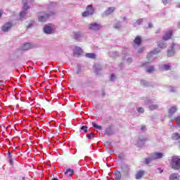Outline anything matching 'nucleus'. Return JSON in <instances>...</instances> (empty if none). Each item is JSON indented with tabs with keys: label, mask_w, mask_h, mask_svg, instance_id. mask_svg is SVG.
<instances>
[{
	"label": "nucleus",
	"mask_w": 180,
	"mask_h": 180,
	"mask_svg": "<svg viewBox=\"0 0 180 180\" xmlns=\"http://www.w3.org/2000/svg\"><path fill=\"white\" fill-rule=\"evenodd\" d=\"M158 46L159 48L155 49L153 51H151L148 55H147V58H151L155 54H158L161 51L160 49H166L167 47V44L164 42V41H160L158 42Z\"/></svg>",
	"instance_id": "1"
},
{
	"label": "nucleus",
	"mask_w": 180,
	"mask_h": 180,
	"mask_svg": "<svg viewBox=\"0 0 180 180\" xmlns=\"http://www.w3.org/2000/svg\"><path fill=\"white\" fill-rule=\"evenodd\" d=\"M34 0H22V4H23V7H22V11L20 13V18L21 20H23V18L26 15V11L29 9V6L30 4H33Z\"/></svg>",
	"instance_id": "2"
},
{
	"label": "nucleus",
	"mask_w": 180,
	"mask_h": 180,
	"mask_svg": "<svg viewBox=\"0 0 180 180\" xmlns=\"http://www.w3.org/2000/svg\"><path fill=\"white\" fill-rule=\"evenodd\" d=\"M54 15H56V13L53 11L41 12L38 16V20L39 22H46L48 18L54 16Z\"/></svg>",
	"instance_id": "3"
},
{
	"label": "nucleus",
	"mask_w": 180,
	"mask_h": 180,
	"mask_svg": "<svg viewBox=\"0 0 180 180\" xmlns=\"http://www.w3.org/2000/svg\"><path fill=\"white\" fill-rule=\"evenodd\" d=\"M172 167L173 169H179L180 159L177 156H174L172 160Z\"/></svg>",
	"instance_id": "4"
},
{
	"label": "nucleus",
	"mask_w": 180,
	"mask_h": 180,
	"mask_svg": "<svg viewBox=\"0 0 180 180\" xmlns=\"http://www.w3.org/2000/svg\"><path fill=\"white\" fill-rule=\"evenodd\" d=\"M94 12H95V9H94V7L92 6V5H89L86 8V11H84L82 13V16L83 18L91 16V15H94Z\"/></svg>",
	"instance_id": "5"
},
{
	"label": "nucleus",
	"mask_w": 180,
	"mask_h": 180,
	"mask_svg": "<svg viewBox=\"0 0 180 180\" xmlns=\"http://www.w3.org/2000/svg\"><path fill=\"white\" fill-rule=\"evenodd\" d=\"M102 28V25L97 22H92L89 25V29L90 30H99V29Z\"/></svg>",
	"instance_id": "6"
},
{
	"label": "nucleus",
	"mask_w": 180,
	"mask_h": 180,
	"mask_svg": "<svg viewBox=\"0 0 180 180\" xmlns=\"http://www.w3.org/2000/svg\"><path fill=\"white\" fill-rule=\"evenodd\" d=\"M44 32L46 34H51L53 33V24H48L44 27Z\"/></svg>",
	"instance_id": "7"
},
{
	"label": "nucleus",
	"mask_w": 180,
	"mask_h": 180,
	"mask_svg": "<svg viewBox=\"0 0 180 180\" xmlns=\"http://www.w3.org/2000/svg\"><path fill=\"white\" fill-rule=\"evenodd\" d=\"M84 36L83 33H81L79 32H76L73 33V39H75V40H82V39H84Z\"/></svg>",
	"instance_id": "8"
},
{
	"label": "nucleus",
	"mask_w": 180,
	"mask_h": 180,
	"mask_svg": "<svg viewBox=\"0 0 180 180\" xmlns=\"http://www.w3.org/2000/svg\"><path fill=\"white\" fill-rule=\"evenodd\" d=\"M149 62L143 63L142 67H146V72H153L154 71V66H149Z\"/></svg>",
	"instance_id": "9"
},
{
	"label": "nucleus",
	"mask_w": 180,
	"mask_h": 180,
	"mask_svg": "<svg viewBox=\"0 0 180 180\" xmlns=\"http://www.w3.org/2000/svg\"><path fill=\"white\" fill-rule=\"evenodd\" d=\"M151 155L153 160H160V158H162V157H164V153L156 152L155 153H153Z\"/></svg>",
	"instance_id": "10"
},
{
	"label": "nucleus",
	"mask_w": 180,
	"mask_h": 180,
	"mask_svg": "<svg viewBox=\"0 0 180 180\" xmlns=\"http://www.w3.org/2000/svg\"><path fill=\"white\" fill-rule=\"evenodd\" d=\"M178 47L177 44H173L171 46V50H169L167 51V56L168 57H172V56H174V54H175V51H174V49Z\"/></svg>",
	"instance_id": "11"
},
{
	"label": "nucleus",
	"mask_w": 180,
	"mask_h": 180,
	"mask_svg": "<svg viewBox=\"0 0 180 180\" xmlns=\"http://www.w3.org/2000/svg\"><path fill=\"white\" fill-rule=\"evenodd\" d=\"M146 140H147V139H146L143 136L139 137V139L137 140L136 146L138 147H141V146H143V144H144V143H146Z\"/></svg>",
	"instance_id": "12"
},
{
	"label": "nucleus",
	"mask_w": 180,
	"mask_h": 180,
	"mask_svg": "<svg viewBox=\"0 0 180 180\" xmlns=\"http://www.w3.org/2000/svg\"><path fill=\"white\" fill-rule=\"evenodd\" d=\"M73 54L75 56H81L82 54V49L79 46H75L73 49Z\"/></svg>",
	"instance_id": "13"
},
{
	"label": "nucleus",
	"mask_w": 180,
	"mask_h": 180,
	"mask_svg": "<svg viewBox=\"0 0 180 180\" xmlns=\"http://www.w3.org/2000/svg\"><path fill=\"white\" fill-rule=\"evenodd\" d=\"M176 110H178V108L176 105L172 106L169 109V117H172V115H174Z\"/></svg>",
	"instance_id": "14"
},
{
	"label": "nucleus",
	"mask_w": 180,
	"mask_h": 180,
	"mask_svg": "<svg viewBox=\"0 0 180 180\" xmlns=\"http://www.w3.org/2000/svg\"><path fill=\"white\" fill-rule=\"evenodd\" d=\"M12 27L11 22H7L2 27L3 32H9V30Z\"/></svg>",
	"instance_id": "15"
},
{
	"label": "nucleus",
	"mask_w": 180,
	"mask_h": 180,
	"mask_svg": "<svg viewBox=\"0 0 180 180\" xmlns=\"http://www.w3.org/2000/svg\"><path fill=\"white\" fill-rule=\"evenodd\" d=\"M94 68L96 74H101V71L102 70V66L101 65L96 63L94 65Z\"/></svg>",
	"instance_id": "16"
},
{
	"label": "nucleus",
	"mask_w": 180,
	"mask_h": 180,
	"mask_svg": "<svg viewBox=\"0 0 180 180\" xmlns=\"http://www.w3.org/2000/svg\"><path fill=\"white\" fill-rule=\"evenodd\" d=\"M172 37V31L169 30L167 32L166 34L163 36V40L165 41L169 40V39H171Z\"/></svg>",
	"instance_id": "17"
},
{
	"label": "nucleus",
	"mask_w": 180,
	"mask_h": 180,
	"mask_svg": "<svg viewBox=\"0 0 180 180\" xmlns=\"http://www.w3.org/2000/svg\"><path fill=\"white\" fill-rule=\"evenodd\" d=\"M144 174H146V172L143 170L138 171L135 175L136 179H141V178H143V176H144Z\"/></svg>",
	"instance_id": "18"
},
{
	"label": "nucleus",
	"mask_w": 180,
	"mask_h": 180,
	"mask_svg": "<svg viewBox=\"0 0 180 180\" xmlns=\"http://www.w3.org/2000/svg\"><path fill=\"white\" fill-rule=\"evenodd\" d=\"M105 134L106 136H112V134H113V129H112V127H108L105 129Z\"/></svg>",
	"instance_id": "19"
},
{
	"label": "nucleus",
	"mask_w": 180,
	"mask_h": 180,
	"mask_svg": "<svg viewBox=\"0 0 180 180\" xmlns=\"http://www.w3.org/2000/svg\"><path fill=\"white\" fill-rule=\"evenodd\" d=\"M30 49H32V45L30 44V43L24 44L21 46V50H23V51L30 50Z\"/></svg>",
	"instance_id": "20"
},
{
	"label": "nucleus",
	"mask_w": 180,
	"mask_h": 180,
	"mask_svg": "<svg viewBox=\"0 0 180 180\" xmlns=\"http://www.w3.org/2000/svg\"><path fill=\"white\" fill-rule=\"evenodd\" d=\"M115 7H109L108 9L105 11V15H111V13H113L115 11Z\"/></svg>",
	"instance_id": "21"
},
{
	"label": "nucleus",
	"mask_w": 180,
	"mask_h": 180,
	"mask_svg": "<svg viewBox=\"0 0 180 180\" xmlns=\"http://www.w3.org/2000/svg\"><path fill=\"white\" fill-rule=\"evenodd\" d=\"M73 174H74V169H68L66 172H65V175L66 176H72Z\"/></svg>",
	"instance_id": "22"
},
{
	"label": "nucleus",
	"mask_w": 180,
	"mask_h": 180,
	"mask_svg": "<svg viewBox=\"0 0 180 180\" xmlns=\"http://www.w3.org/2000/svg\"><path fill=\"white\" fill-rule=\"evenodd\" d=\"M170 180H179V174L174 173L170 175L169 176Z\"/></svg>",
	"instance_id": "23"
},
{
	"label": "nucleus",
	"mask_w": 180,
	"mask_h": 180,
	"mask_svg": "<svg viewBox=\"0 0 180 180\" xmlns=\"http://www.w3.org/2000/svg\"><path fill=\"white\" fill-rule=\"evenodd\" d=\"M114 178H115L116 180H120V179H122V174L120 173V172H116L115 173Z\"/></svg>",
	"instance_id": "24"
},
{
	"label": "nucleus",
	"mask_w": 180,
	"mask_h": 180,
	"mask_svg": "<svg viewBox=\"0 0 180 180\" xmlns=\"http://www.w3.org/2000/svg\"><path fill=\"white\" fill-rule=\"evenodd\" d=\"M134 41L135 44H138L139 46V44H141V37H140V36L136 37Z\"/></svg>",
	"instance_id": "25"
},
{
	"label": "nucleus",
	"mask_w": 180,
	"mask_h": 180,
	"mask_svg": "<svg viewBox=\"0 0 180 180\" xmlns=\"http://www.w3.org/2000/svg\"><path fill=\"white\" fill-rule=\"evenodd\" d=\"M153 160L154 159H153V155H151L149 158L145 160V162L146 165H148L151 162V161H153Z\"/></svg>",
	"instance_id": "26"
},
{
	"label": "nucleus",
	"mask_w": 180,
	"mask_h": 180,
	"mask_svg": "<svg viewBox=\"0 0 180 180\" xmlns=\"http://www.w3.org/2000/svg\"><path fill=\"white\" fill-rule=\"evenodd\" d=\"M92 126L94 127L96 130H102V127L100 125L96 124L95 122H92Z\"/></svg>",
	"instance_id": "27"
},
{
	"label": "nucleus",
	"mask_w": 180,
	"mask_h": 180,
	"mask_svg": "<svg viewBox=\"0 0 180 180\" xmlns=\"http://www.w3.org/2000/svg\"><path fill=\"white\" fill-rule=\"evenodd\" d=\"M173 140H180L179 133H174L172 136Z\"/></svg>",
	"instance_id": "28"
},
{
	"label": "nucleus",
	"mask_w": 180,
	"mask_h": 180,
	"mask_svg": "<svg viewBox=\"0 0 180 180\" xmlns=\"http://www.w3.org/2000/svg\"><path fill=\"white\" fill-rule=\"evenodd\" d=\"M149 109H150V110H155V109H158V105H154V104L150 105Z\"/></svg>",
	"instance_id": "29"
},
{
	"label": "nucleus",
	"mask_w": 180,
	"mask_h": 180,
	"mask_svg": "<svg viewBox=\"0 0 180 180\" xmlns=\"http://www.w3.org/2000/svg\"><path fill=\"white\" fill-rule=\"evenodd\" d=\"M86 57L88 58H95L96 57V55L95 53H86Z\"/></svg>",
	"instance_id": "30"
},
{
	"label": "nucleus",
	"mask_w": 180,
	"mask_h": 180,
	"mask_svg": "<svg viewBox=\"0 0 180 180\" xmlns=\"http://www.w3.org/2000/svg\"><path fill=\"white\" fill-rule=\"evenodd\" d=\"M86 137H87V139H89V140H92V139H94V137H95V134H94V133H90L86 135Z\"/></svg>",
	"instance_id": "31"
},
{
	"label": "nucleus",
	"mask_w": 180,
	"mask_h": 180,
	"mask_svg": "<svg viewBox=\"0 0 180 180\" xmlns=\"http://www.w3.org/2000/svg\"><path fill=\"white\" fill-rule=\"evenodd\" d=\"M169 68H171V66L169 65H163V70L165 71H168V70H169Z\"/></svg>",
	"instance_id": "32"
},
{
	"label": "nucleus",
	"mask_w": 180,
	"mask_h": 180,
	"mask_svg": "<svg viewBox=\"0 0 180 180\" xmlns=\"http://www.w3.org/2000/svg\"><path fill=\"white\" fill-rule=\"evenodd\" d=\"M56 3H51V4L49 6V11L53 9V8H54V6H56Z\"/></svg>",
	"instance_id": "33"
},
{
	"label": "nucleus",
	"mask_w": 180,
	"mask_h": 180,
	"mask_svg": "<svg viewBox=\"0 0 180 180\" xmlns=\"http://www.w3.org/2000/svg\"><path fill=\"white\" fill-rule=\"evenodd\" d=\"M120 22H117L115 25H114V27L115 29H120Z\"/></svg>",
	"instance_id": "34"
},
{
	"label": "nucleus",
	"mask_w": 180,
	"mask_h": 180,
	"mask_svg": "<svg viewBox=\"0 0 180 180\" xmlns=\"http://www.w3.org/2000/svg\"><path fill=\"white\" fill-rule=\"evenodd\" d=\"M141 23H143V19L138 20L134 25V26H137V25H140Z\"/></svg>",
	"instance_id": "35"
},
{
	"label": "nucleus",
	"mask_w": 180,
	"mask_h": 180,
	"mask_svg": "<svg viewBox=\"0 0 180 180\" xmlns=\"http://www.w3.org/2000/svg\"><path fill=\"white\" fill-rule=\"evenodd\" d=\"M81 130H82L83 131H84V133H86L88 131V127L86 126H82L81 127Z\"/></svg>",
	"instance_id": "36"
},
{
	"label": "nucleus",
	"mask_w": 180,
	"mask_h": 180,
	"mask_svg": "<svg viewBox=\"0 0 180 180\" xmlns=\"http://www.w3.org/2000/svg\"><path fill=\"white\" fill-rule=\"evenodd\" d=\"M137 110L139 113H144V108H143L142 107L138 108Z\"/></svg>",
	"instance_id": "37"
},
{
	"label": "nucleus",
	"mask_w": 180,
	"mask_h": 180,
	"mask_svg": "<svg viewBox=\"0 0 180 180\" xmlns=\"http://www.w3.org/2000/svg\"><path fill=\"white\" fill-rule=\"evenodd\" d=\"M175 120H176V124H178V126H180V116L176 117L175 118Z\"/></svg>",
	"instance_id": "38"
},
{
	"label": "nucleus",
	"mask_w": 180,
	"mask_h": 180,
	"mask_svg": "<svg viewBox=\"0 0 180 180\" xmlns=\"http://www.w3.org/2000/svg\"><path fill=\"white\" fill-rule=\"evenodd\" d=\"M123 60H127V63H128V64H130L132 61L131 58H127V56H126Z\"/></svg>",
	"instance_id": "39"
},
{
	"label": "nucleus",
	"mask_w": 180,
	"mask_h": 180,
	"mask_svg": "<svg viewBox=\"0 0 180 180\" xmlns=\"http://www.w3.org/2000/svg\"><path fill=\"white\" fill-rule=\"evenodd\" d=\"M124 168L125 169L124 172L127 175V174H129V171H130V168H129L127 166H124Z\"/></svg>",
	"instance_id": "40"
},
{
	"label": "nucleus",
	"mask_w": 180,
	"mask_h": 180,
	"mask_svg": "<svg viewBox=\"0 0 180 180\" xmlns=\"http://www.w3.org/2000/svg\"><path fill=\"white\" fill-rule=\"evenodd\" d=\"M141 84L143 85L144 86H148V83L146 81H141Z\"/></svg>",
	"instance_id": "41"
},
{
	"label": "nucleus",
	"mask_w": 180,
	"mask_h": 180,
	"mask_svg": "<svg viewBox=\"0 0 180 180\" xmlns=\"http://www.w3.org/2000/svg\"><path fill=\"white\" fill-rule=\"evenodd\" d=\"M110 79V81H115V79H116V76H115L113 74H111Z\"/></svg>",
	"instance_id": "42"
},
{
	"label": "nucleus",
	"mask_w": 180,
	"mask_h": 180,
	"mask_svg": "<svg viewBox=\"0 0 180 180\" xmlns=\"http://www.w3.org/2000/svg\"><path fill=\"white\" fill-rule=\"evenodd\" d=\"M164 5H167V4H169V0H162Z\"/></svg>",
	"instance_id": "43"
},
{
	"label": "nucleus",
	"mask_w": 180,
	"mask_h": 180,
	"mask_svg": "<svg viewBox=\"0 0 180 180\" xmlns=\"http://www.w3.org/2000/svg\"><path fill=\"white\" fill-rule=\"evenodd\" d=\"M146 105H151V103H153V101H151V100H146Z\"/></svg>",
	"instance_id": "44"
},
{
	"label": "nucleus",
	"mask_w": 180,
	"mask_h": 180,
	"mask_svg": "<svg viewBox=\"0 0 180 180\" xmlns=\"http://www.w3.org/2000/svg\"><path fill=\"white\" fill-rule=\"evenodd\" d=\"M141 131H146V126H142V127H141Z\"/></svg>",
	"instance_id": "45"
},
{
	"label": "nucleus",
	"mask_w": 180,
	"mask_h": 180,
	"mask_svg": "<svg viewBox=\"0 0 180 180\" xmlns=\"http://www.w3.org/2000/svg\"><path fill=\"white\" fill-rule=\"evenodd\" d=\"M143 50H144V48H141L139 49L138 53H143Z\"/></svg>",
	"instance_id": "46"
},
{
	"label": "nucleus",
	"mask_w": 180,
	"mask_h": 180,
	"mask_svg": "<svg viewBox=\"0 0 180 180\" xmlns=\"http://www.w3.org/2000/svg\"><path fill=\"white\" fill-rule=\"evenodd\" d=\"M77 74H81V68H78V70L77 72Z\"/></svg>",
	"instance_id": "47"
},
{
	"label": "nucleus",
	"mask_w": 180,
	"mask_h": 180,
	"mask_svg": "<svg viewBox=\"0 0 180 180\" xmlns=\"http://www.w3.org/2000/svg\"><path fill=\"white\" fill-rule=\"evenodd\" d=\"M0 85H5V82L1 80V81H0Z\"/></svg>",
	"instance_id": "48"
},
{
	"label": "nucleus",
	"mask_w": 180,
	"mask_h": 180,
	"mask_svg": "<svg viewBox=\"0 0 180 180\" xmlns=\"http://www.w3.org/2000/svg\"><path fill=\"white\" fill-rule=\"evenodd\" d=\"M148 27H153V24L151 22L148 23Z\"/></svg>",
	"instance_id": "49"
},
{
	"label": "nucleus",
	"mask_w": 180,
	"mask_h": 180,
	"mask_svg": "<svg viewBox=\"0 0 180 180\" xmlns=\"http://www.w3.org/2000/svg\"><path fill=\"white\" fill-rule=\"evenodd\" d=\"M158 171H160V174H162V170H161V169H160V168H158Z\"/></svg>",
	"instance_id": "50"
},
{
	"label": "nucleus",
	"mask_w": 180,
	"mask_h": 180,
	"mask_svg": "<svg viewBox=\"0 0 180 180\" xmlns=\"http://www.w3.org/2000/svg\"><path fill=\"white\" fill-rule=\"evenodd\" d=\"M2 13H4V12L2 11H0V18L2 16Z\"/></svg>",
	"instance_id": "51"
},
{
	"label": "nucleus",
	"mask_w": 180,
	"mask_h": 180,
	"mask_svg": "<svg viewBox=\"0 0 180 180\" xmlns=\"http://www.w3.org/2000/svg\"><path fill=\"white\" fill-rule=\"evenodd\" d=\"M10 164H11V165L13 164V161L12 160H10Z\"/></svg>",
	"instance_id": "52"
},
{
	"label": "nucleus",
	"mask_w": 180,
	"mask_h": 180,
	"mask_svg": "<svg viewBox=\"0 0 180 180\" xmlns=\"http://www.w3.org/2000/svg\"><path fill=\"white\" fill-rule=\"evenodd\" d=\"M30 27H32V24H30L27 27V29H29Z\"/></svg>",
	"instance_id": "53"
},
{
	"label": "nucleus",
	"mask_w": 180,
	"mask_h": 180,
	"mask_svg": "<svg viewBox=\"0 0 180 180\" xmlns=\"http://www.w3.org/2000/svg\"><path fill=\"white\" fill-rule=\"evenodd\" d=\"M110 56L111 57H115V55H112V53H110Z\"/></svg>",
	"instance_id": "54"
},
{
	"label": "nucleus",
	"mask_w": 180,
	"mask_h": 180,
	"mask_svg": "<svg viewBox=\"0 0 180 180\" xmlns=\"http://www.w3.org/2000/svg\"><path fill=\"white\" fill-rule=\"evenodd\" d=\"M171 92H175V90L174 89H172Z\"/></svg>",
	"instance_id": "55"
},
{
	"label": "nucleus",
	"mask_w": 180,
	"mask_h": 180,
	"mask_svg": "<svg viewBox=\"0 0 180 180\" xmlns=\"http://www.w3.org/2000/svg\"><path fill=\"white\" fill-rule=\"evenodd\" d=\"M176 8H180V4L176 5Z\"/></svg>",
	"instance_id": "56"
},
{
	"label": "nucleus",
	"mask_w": 180,
	"mask_h": 180,
	"mask_svg": "<svg viewBox=\"0 0 180 180\" xmlns=\"http://www.w3.org/2000/svg\"><path fill=\"white\" fill-rule=\"evenodd\" d=\"M123 20H126V17H123Z\"/></svg>",
	"instance_id": "57"
},
{
	"label": "nucleus",
	"mask_w": 180,
	"mask_h": 180,
	"mask_svg": "<svg viewBox=\"0 0 180 180\" xmlns=\"http://www.w3.org/2000/svg\"><path fill=\"white\" fill-rule=\"evenodd\" d=\"M52 180H58V179L54 178Z\"/></svg>",
	"instance_id": "58"
},
{
	"label": "nucleus",
	"mask_w": 180,
	"mask_h": 180,
	"mask_svg": "<svg viewBox=\"0 0 180 180\" xmlns=\"http://www.w3.org/2000/svg\"><path fill=\"white\" fill-rule=\"evenodd\" d=\"M115 56H117V52H115Z\"/></svg>",
	"instance_id": "59"
},
{
	"label": "nucleus",
	"mask_w": 180,
	"mask_h": 180,
	"mask_svg": "<svg viewBox=\"0 0 180 180\" xmlns=\"http://www.w3.org/2000/svg\"><path fill=\"white\" fill-rule=\"evenodd\" d=\"M179 27H180V22H179Z\"/></svg>",
	"instance_id": "60"
},
{
	"label": "nucleus",
	"mask_w": 180,
	"mask_h": 180,
	"mask_svg": "<svg viewBox=\"0 0 180 180\" xmlns=\"http://www.w3.org/2000/svg\"><path fill=\"white\" fill-rule=\"evenodd\" d=\"M22 179L25 180V177H22Z\"/></svg>",
	"instance_id": "61"
}]
</instances>
